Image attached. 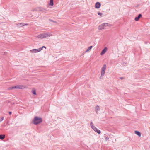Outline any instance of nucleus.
I'll return each mask as SVG.
<instances>
[{
	"instance_id": "1",
	"label": "nucleus",
	"mask_w": 150,
	"mask_h": 150,
	"mask_svg": "<svg viewBox=\"0 0 150 150\" xmlns=\"http://www.w3.org/2000/svg\"><path fill=\"white\" fill-rule=\"evenodd\" d=\"M42 121V119L41 118L36 116L33 120L32 123L35 125H37L41 123Z\"/></svg>"
},
{
	"instance_id": "2",
	"label": "nucleus",
	"mask_w": 150,
	"mask_h": 150,
	"mask_svg": "<svg viewBox=\"0 0 150 150\" xmlns=\"http://www.w3.org/2000/svg\"><path fill=\"white\" fill-rule=\"evenodd\" d=\"M106 64H104L102 68L101 69V76L100 77V79L102 78L103 76L104 75V74L105 73V72L106 70Z\"/></svg>"
},
{
	"instance_id": "3",
	"label": "nucleus",
	"mask_w": 150,
	"mask_h": 150,
	"mask_svg": "<svg viewBox=\"0 0 150 150\" xmlns=\"http://www.w3.org/2000/svg\"><path fill=\"white\" fill-rule=\"evenodd\" d=\"M90 125L91 128L96 132H97L98 134L100 133V131L95 126H94L92 122L90 123Z\"/></svg>"
},
{
	"instance_id": "4",
	"label": "nucleus",
	"mask_w": 150,
	"mask_h": 150,
	"mask_svg": "<svg viewBox=\"0 0 150 150\" xmlns=\"http://www.w3.org/2000/svg\"><path fill=\"white\" fill-rule=\"evenodd\" d=\"M23 86L20 85H18L14 86L8 88V90H12L13 89H23Z\"/></svg>"
},
{
	"instance_id": "5",
	"label": "nucleus",
	"mask_w": 150,
	"mask_h": 150,
	"mask_svg": "<svg viewBox=\"0 0 150 150\" xmlns=\"http://www.w3.org/2000/svg\"><path fill=\"white\" fill-rule=\"evenodd\" d=\"M108 23H106L102 24L101 25L99 26L98 27V29L99 30H101L104 29L105 27H106L107 26H108Z\"/></svg>"
},
{
	"instance_id": "6",
	"label": "nucleus",
	"mask_w": 150,
	"mask_h": 150,
	"mask_svg": "<svg viewBox=\"0 0 150 150\" xmlns=\"http://www.w3.org/2000/svg\"><path fill=\"white\" fill-rule=\"evenodd\" d=\"M41 50H42V49L41 48H39L38 49H33L31 50L30 51V52L31 53H38L40 52Z\"/></svg>"
},
{
	"instance_id": "7",
	"label": "nucleus",
	"mask_w": 150,
	"mask_h": 150,
	"mask_svg": "<svg viewBox=\"0 0 150 150\" xmlns=\"http://www.w3.org/2000/svg\"><path fill=\"white\" fill-rule=\"evenodd\" d=\"M45 38H47L48 37L52 36V35L51 33H45Z\"/></svg>"
},
{
	"instance_id": "8",
	"label": "nucleus",
	"mask_w": 150,
	"mask_h": 150,
	"mask_svg": "<svg viewBox=\"0 0 150 150\" xmlns=\"http://www.w3.org/2000/svg\"><path fill=\"white\" fill-rule=\"evenodd\" d=\"M45 33L41 34L37 36V37L41 39H42L43 38H45Z\"/></svg>"
},
{
	"instance_id": "9",
	"label": "nucleus",
	"mask_w": 150,
	"mask_h": 150,
	"mask_svg": "<svg viewBox=\"0 0 150 150\" xmlns=\"http://www.w3.org/2000/svg\"><path fill=\"white\" fill-rule=\"evenodd\" d=\"M101 6V4L99 2H96L95 5V7L96 8H99Z\"/></svg>"
},
{
	"instance_id": "10",
	"label": "nucleus",
	"mask_w": 150,
	"mask_h": 150,
	"mask_svg": "<svg viewBox=\"0 0 150 150\" xmlns=\"http://www.w3.org/2000/svg\"><path fill=\"white\" fill-rule=\"evenodd\" d=\"M107 50V48L105 47L102 51L100 54L101 55L104 54L106 52Z\"/></svg>"
},
{
	"instance_id": "11",
	"label": "nucleus",
	"mask_w": 150,
	"mask_h": 150,
	"mask_svg": "<svg viewBox=\"0 0 150 150\" xmlns=\"http://www.w3.org/2000/svg\"><path fill=\"white\" fill-rule=\"evenodd\" d=\"M44 8L42 7H38L36 8V10L38 11H40L42 12Z\"/></svg>"
},
{
	"instance_id": "12",
	"label": "nucleus",
	"mask_w": 150,
	"mask_h": 150,
	"mask_svg": "<svg viewBox=\"0 0 150 150\" xmlns=\"http://www.w3.org/2000/svg\"><path fill=\"white\" fill-rule=\"evenodd\" d=\"M142 16V15L141 14H139L138 16L137 17H136L135 18V20L136 21H138L139 18L141 17Z\"/></svg>"
},
{
	"instance_id": "13",
	"label": "nucleus",
	"mask_w": 150,
	"mask_h": 150,
	"mask_svg": "<svg viewBox=\"0 0 150 150\" xmlns=\"http://www.w3.org/2000/svg\"><path fill=\"white\" fill-rule=\"evenodd\" d=\"M135 133L136 135H138L139 137H140L141 136V134L140 132H139L137 131H136L134 132Z\"/></svg>"
},
{
	"instance_id": "14",
	"label": "nucleus",
	"mask_w": 150,
	"mask_h": 150,
	"mask_svg": "<svg viewBox=\"0 0 150 150\" xmlns=\"http://www.w3.org/2000/svg\"><path fill=\"white\" fill-rule=\"evenodd\" d=\"M100 110L99 107L97 105L95 107V110L97 113H98V111L99 110Z\"/></svg>"
},
{
	"instance_id": "15",
	"label": "nucleus",
	"mask_w": 150,
	"mask_h": 150,
	"mask_svg": "<svg viewBox=\"0 0 150 150\" xmlns=\"http://www.w3.org/2000/svg\"><path fill=\"white\" fill-rule=\"evenodd\" d=\"M53 0H50V3H49V5L51 6H53Z\"/></svg>"
},
{
	"instance_id": "16",
	"label": "nucleus",
	"mask_w": 150,
	"mask_h": 150,
	"mask_svg": "<svg viewBox=\"0 0 150 150\" xmlns=\"http://www.w3.org/2000/svg\"><path fill=\"white\" fill-rule=\"evenodd\" d=\"M5 137L4 135H0V139L1 140L3 139Z\"/></svg>"
},
{
	"instance_id": "17",
	"label": "nucleus",
	"mask_w": 150,
	"mask_h": 150,
	"mask_svg": "<svg viewBox=\"0 0 150 150\" xmlns=\"http://www.w3.org/2000/svg\"><path fill=\"white\" fill-rule=\"evenodd\" d=\"M23 25H24L23 23H18L17 25V26L18 27H21L23 26Z\"/></svg>"
},
{
	"instance_id": "18",
	"label": "nucleus",
	"mask_w": 150,
	"mask_h": 150,
	"mask_svg": "<svg viewBox=\"0 0 150 150\" xmlns=\"http://www.w3.org/2000/svg\"><path fill=\"white\" fill-rule=\"evenodd\" d=\"M92 46H90L88 47V48H87V49L86 50V52H87L88 51H89L92 48Z\"/></svg>"
},
{
	"instance_id": "19",
	"label": "nucleus",
	"mask_w": 150,
	"mask_h": 150,
	"mask_svg": "<svg viewBox=\"0 0 150 150\" xmlns=\"http://www.w3.org/2000/svg\"><path fill=\"white\" fill-rule=\"evenodd\" d=\"M42 12L43 13H47V10L44 8Z\"/></svg>"
},
{
	"instance_id": "20",
	"label": "nucleus",
	"mask_w": 150,
	"mask_h": 150,
	"mask_svg": "<svg viewBox=\"0 0 150 150\" xmlns=\"http://www.w3.org/2000/svg\"><path fill=\"white\" fill-rule=\"evenodd\" d=\"M32 92L34 95H36V91L35 90H33Z\"/></svg>"
},
{
	"instance_id": "21",
	"label": "nucleus",
	"mask_w": 150,
	"mask_h": 150,
	"mask_svg": "<svg viewBox=\"0 0 150 150\" xmlns=\"http://www.w3.org/2000/svg\"><path fill=\"white\" fill-rule=\"evenodd\" d=\"M4 119V117H2L0 118V122H1V121H2Z\"/></svg>"
},
{
	"instance_id": "22",
	"label": "nucleus",
	"mask_w": 150,
	"mask_h": 150,
	"mask_svg": "<svg viewBox=\"0 0 150 150\" xmlns=\"http://www.w3.org/2000/svg\"><path fill=\"white\" fill-rule=\"evenodd\" d=\"M98 15L100 16H101L103 14L102 13H100V12L98 13Z\"/></svg>"
},
{
	"instance_id": "23",
	"label": "nucleus",
	"mask_w": 150,
	"mask_h": 150,
	"mask_svg": "<svg viewBox=\"0 0 150 150\" xmlns=\"http://www.w3.org/2000/svg\"><path fill=\"white\" fill-rule=\"evenodd\" d=\"M43 48H44L45 49L46 48V47L45 46H43L42 47H40V48H41L42 49H42Z\"/></svg>"
},
{
	"instance_id": "24",
	"label": "nucleus",
	"mask_w": 150,
	"mask_h": 150,
	"mask_svg": "<svg viewBox=\"0 0 150 150\" xmlns=\"http://www.w3.org/2000/svg\"><path fill=\"white\" fill-rule=\"evenodd\" d=\"M24 25H23V26H25V25H28V24H24L23 23Z\"/></svg>"
},
{
	"instance_id": "25",
	"label": "nucleus",
	"mask_w": 150,
	"mask_h": 150,
	"mask_svg": "<svg viewBox=\"0 0 150 150\" xmlns=\"http://www.w3.org/2000/svg\"><path fill=\"white\" fill-rule=\"evenodd\" d=\"M50 21H52L54 23H56V21H53V20H50Z\"/></svg>"
},
{
	"instance_id": "26",
	"label": "nucleus",
	"mask_w": 150,
	"mask_h": 150,
	"mask_svg": "<svg viewBox=\"0 0 150 150\" xmlns=\"http://www.w3.org/2000/svg\"><path fill=\"white\" fill-rule=\"evenodd\" d=\"M6 126V125H1V126L3 127H4V126Z\"/></svg>"
},
{
	"instance_id": "27",
	"label": "nucleus",
	"mask_w": 150,
	"mask_h": 150,
	"mask_svg": "<svg viewBox=\"0 0 150 150\" xmlns=\"http://www.w3.org/2000/svg\"><path fill=\"white\" fill-rule=\"evenodd\" d=\"M9 114L10 115H11V114L12 112H9Z\"/></svg>"
},
{
	"instance_id": "28",
	"label": "nucleus",
	"mask_w": 150,
	"mask_h": 150,
	"mask_svg": "<svg viewBox=\"0 0 150 150\" xmlns=\"http://www.w3.org/2000/svg\"><path fill=\"white\" fill-rule=\"evenodd\" d=\"M120 79H124V77H120Z\"/></svg>"
},
{
	"instance_id": "29",
	"label": "nucleus",
	"mask_w": 150,
	"mask_h": 150,
	"mask_svg": "<svg viewBox=\"0 0 150 150\" xmlns=\"http://www.w3.org/2000/svg\"><path fill=\"white\" fill-rule=\"evenodd\" d=\"M8 122H6V124H8Z\"/></svg>"
},
{
	"instance_id": "30",
	"label": "nucleus",
	"mask_w": 150,
	"mask_h": 150,
	"mask_svg": "<svg viewBox=\"0 0 150 150\" xmlns=\"http://www.w3.org/2000/svg\"><path fill=\"white\" fill-rule=\"evenodd\" d=\"M106 139H108V138H107V137H106Z\"/></svg>"
}]
</instances>
